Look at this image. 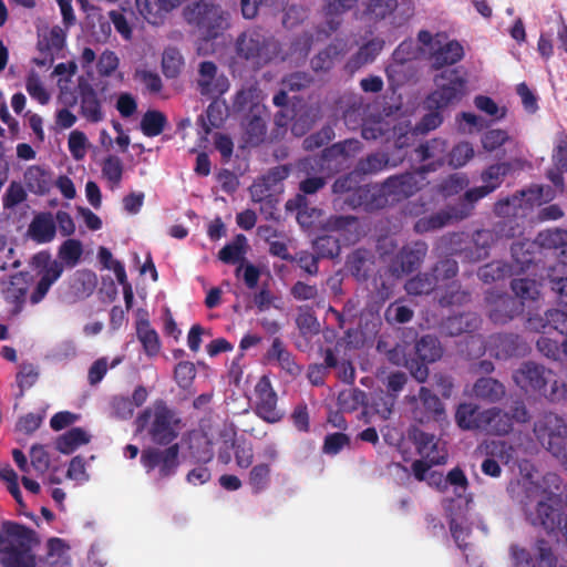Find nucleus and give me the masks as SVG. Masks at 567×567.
Here are the masks:
<instances>
[{
  "label": "nucleus",
  "mask_w": 567,
  "mask_h": 567,
  "mask_svg": "<svg viewBox=\"0 0 567 567\" xmlns=\"http://www.w3.org/2000/svg\"><path fill=\"white\" fill-rule=\"evenodd\" d=\"M89 146L90 142L83 132L74 130L70 133L68 147L75 161H82L85 157Z\"/></svg>",
  "instance_id": "47"
},
{
  "label": "nucleus",
  "mask_w": 567,
  "mask_h": 567,
  "mask_svg": "<svg viewBox=\"0 0 567 567\" xmlns=\"http://www.w3.org/2000/svg\"><path fill=\"white\" fill-rule=\"evenodd\" d=\"M297 327L303 336H311L318 332L319 324L316 317L309 311H302L296 319Z\"/></svg>",
  "instance_id": "63"
},
{
  "label": "nucleus",
  "mask_w": 567,
  "mask_h": 567,
  "mask_svg": "<svg viewBox=\"0 0 567 567\" xmlns=\"http://www.w3.org/2000/svg\"><path fill=\"white\" fill-rule=\"evenodd\" d=\"M28 290L27 275L18 274L12 276L9 287L6 291V298L17 303L16 312L21 310V305Z\"/></svg>",
  "instance_id": "38"
},
{
  "label": "nucleus",
  "mask_w": 567,
  "mask_h": 567,
  "mask_svg": "<svg viewBox=\"0 0 567 567\" xmlns=\"http://www.w3.org/2000/svg\"><path fill=\"white\" fill-rule=\"evenodd\" d=\"M361 148V144L357 140H347L342 143L334 144L332 147H330L327 151L326 156L327 157H337L339 155L341 156H351L359 152Z\"/></svg>",
  "instance_id": "60"
},
{
  "label": "nucleus",
  "mask_w": 567,
  "mask_h": 567,
  "mask_svg": "<svg viewBox=\"0 0 567 567\" xmlns=\"http://www.w3.org/2000/svg\"><path fill=\"white\" fill-rule=\"evenodd\" d=\"M197 24L206 37H216L227 28L228 14L220 7L210 3H198L195 9Z\"/></svg>",
  "instance_id": "10"
},
{
  "label": "nucleus",
  "mask_w": 567,
  "mask_h": 567,
  "mask_svg": "<svg viewBox=\"0 0 567 567\" xmlns=\"http://www.w3.org/2000/svg\"><path fill=\"white\" fill-rule=\"evenodd\" d=\"M166 125V117L158 111H147L141 121L142 132L150 137L159 135Z\"/></svg>",
  "instance_id": "41"
},
{
  "label": "nucleus",
  "mask_w": 567,
  "mask_h": 567,
  "mask_svg": "<svg viewBox=\"0 0 567 567\" xmlns=\"http://www.w3.org/2000/svg\"><path fill=\"white\" fill-rule=\"evenodd\" d=\"M96 276L89 270H78L70 279V296L73 301L91 296L96 287Z\"/></svg>",
  "instance_id": "22"
},
{
  "label": "nucleus",
  "mask_w": 567,
  "mask_h": 567,
  "mask_svg": "<svg viewBox=\"0 0 567 567\" xmlns=\"http://www.w3.org/2000/svg\"><path fill=\"white\" fill-rule=\"evenodd\" d=\"M396 7V0H370L367 6V12L373 19L382 20L390 16Z\"/></svg>",
  "instance_id": "53"
},
{
  "label": "nucleus",
  "mask_w": 567,
  "mask_h": 567,
  "mask_svg": "<svg viewBox=\"0 0 567 567\" xmlns=\"http://www.w3.org/2000/svg\"><path fill=\"white\" fill-rule=\"evenodd\" d=\"M268 360L277 363L281 369L291 375L300 372V368L295 363L291 353L285 348L279 339H275L270 349L268 350Z\"/></svg>",
  "instance_id": "28"
},
{
  "label": "nucleus",
  "mask_w": 567,
  "mask_h": 567,
  "mask_svg": "<svg viewBox=\"0 0 567 567\" xmlns=\"http://www.w3.org/2000/svg\"><path fill=\"white\" fill-rule=\"evenodd\" d=\"M537 567H556L557 558L544 540L537 543Z\"/></svg>",
  "instance_id": "64"
},
{
  "label": "nucleus",
  "mask_w": 567,
  "mask_h": 567,
  "mask_svg": "<svg viewBox=\"0 0 567 567\" xmlns=\"http://www.w3.org/2000/svg\"><path fill=\"white\" fill-rule=\"evenodd\" d=\"M420 401L429 415H441L444 412L440 399L429 389L421 388L419 394Z\"/></svg>",
  "instance_id": "56"
},
{
  "label": "nucleus",
  "mask_w": 567,
  "mask_h": 567,
  "mask_svg": "<svg viewBox=\"0 0 567 567\" xmlns=\"http://www.w3.org/2000/svg\"><path fill=\"white\" fill-rule=\"evenodd\" d=\"M34 260L37 262H41L43 260L44 267L41 271L40 280L30 296V301L32 305L39 303L45 297L51 286L61 277L63 272V265L58 260H50L49 256L40 254L34 257Z\"/></svg>",
  "instance_id": "12"
},
{
  "label": "nucleus",
  "mask_w": 567,
  "mask_h": 567,
  "mask_svg": "<svg viewBox=\"0 0 567 567\" xmlns=\"http://www.w3.org/2000/svg\"><path fill=\"white\" fill-rule=\"evenodd\" d=\"M417 185L415 177L411 174L389 178L381 188V194L399 200L414 194Z\"/></svg>",
  "instance_id": "21"
},
{
  "label": "nucleus",
  "mask_w": 567,
  "mask_h": 567,
  "mask_svg": "<svg viewBox=\"0 0 567 567\" xmlns=\"http://www.w3.org/2000/svg\"><path fill=\"white\" fill-rule=\"evenodd\" d=\"M445 152L446 144L441 140H432L416 148V154L420 159L425 161L432 158L437 163L443 161Z\"/></svg>",
  "instance_id": "45"
},
{
  "label": "nucleus",
  "mask_w": 567,
  "mask_h": 567,
  "mask_svg": "<svg viewBox=\"0 0 567 567\" xmlns=\"http://www.w3.org/2000/svg\"><path fill=\"white\" fill-rule=\"evenodd\" d=\"M238 56L250 62L252 66L260 68L268 63L276 53L275 43L258 32L243 33L236 43Z\"/></svg>",
  "instance_id": "5"
},
{
  "label": "nucleus",
  "mask_w": 567,
  "mask_h": 567,
  "mask_svg": "<svg viewBox=\"0 0 567 567\" xmlns=\"http://www.w3.org/2000/svg\"><path fill=\"white\" fill-rule=\"evenodd\" d=\"M78 354L76 344L72 340L61 341L50 353L55 361H65L75 358Z\"/></svg>",
  "instance_id": "59"
},
{
  "label": "nucleus",
  "mask_w": 567,
  "mask_h": 567,
  "mask_svg": "<svg viewBox=\"0 0 567 567\" xmlns=\"http://www.w3.org/2000/svg\"><path fill=\"white\" fill-rule=\"evenodd\" d=\"M270 473V465L266 463H259L250 470L248 484L255 494H259L269 486Z\"/></svg>",
  "instance_id": "40"
},
{
  "label": "nucleus",
  "mask_w": 567,
  "mask_h": 567,
  "mask_svg": "<svg viewBox=\"0 0 567 567\" xmlns=\"http://www.w3.org/2000/svg\"><path fill=\"white\" fill-rule=\"evenodd\" d=\"M417 450L424 458L426 465L444 464L447 458V452L443 442L433 434L419 433L416 436Z\"/></svg>",
  "instance_id": "16"
},
{
  "label": "nucleus",
  "mask_w": 567,
  "mask_h": 567,
  "mask_svg": "<svg viewBox=\"0 0 567 567\" xmlns=\"http://www.w3.org/2000/svg\"><path fill=\"white\" fill-rule=\"evenodd\" d=\"M472 395L478 400L496 402L505 395V389L495 379L481 378L474 383Z\"/></svg>",
  "instance_id": "24"
},
{
  "label": "nucleus",
  "mask_w": 567,
  "mask_h": 567,
  "mask_svg": "<svg viewBox=\"0 0 567 567\" xmlns=\"http://www.w3.org/2000/svg\"><path fill=\"white\" fill-rule=\"evenodd\" d=\"M413 317V311L406 306L392 303L385 311V318L389 322L405 323Z\"/></svg>",
  "instance_id": "58"
},
{
  "label": "nucleus",
  "mask_w": 567,
  "mask_h": 567,
  "mask_svg": "<svg viewBox=\"0 0 567 567\" xmlns=\"http://www.w3.org/2000/svg\"><path fill=\"white\" fill-rule=\"evenodd\" d=\"M388 157L384 154L375 153L361 159L357 168L363 174H373L382 171L388 165Z\"/></svg>",
  "instance_id": "54"
},
{
  "label": "nucleus",
  "mask_w": 567,
  "mask_h": 567,
  "mask_svg": "<svg viewBox=\"0 0 567 567\" xmlns=\"http://www.w3.org/2000/svg\"><path fill=\"white\" fill-rule=\"evenodd\" d=\"M137 337L145 351L150 355H155L159 350L157 333L150 328L147 322H142L137 328Z\"/></svg>",
  "instance_id": "49"
},
{
  "label": "nucleus",
  "mask_w": 567,
  "mask_h": 567,
  "mask_svg": "<svg viewBox=\"0 0 567 567\" xmlns=\"http://www.w3.org/2000/svg\"><path fill=\"white\" fill-rule=\"evenodd\" d=\"M25 89L30 96L40 104L45 105L50 101V93L44 87L40 76L34 71L30 72L25 79Z\"/></svg>",
  "instance_id": "44"
},
{
  "label": "nucleus",
  "mask_w": 567,
  "mask_h": 567,
  "mask_svg": "<svg viewBox=\"0 0 567 567\" xmlns=\"http://www.w3.org/2000/svg\"><path fill=\"white\" fill-rule=\"evenodd\" d=\"M101 172L111 188L117 187L121 184L124 172L122 159L115 155H109L101 163Z\"/></svg>",
  "instance_id": "34"
},
{
  "label": "nucleus",
  "mask_w": 567,
  "mask_h": 567,
  "mask_svg": "<svg viewBox=\"0 0 567 567\" xmlns=\"http://www.w3.org/2000/svg\"><path fill=\"white\" fill-rule=\"evenodd\" d=\"M432 465H426L423 461L419 460L412 464V471L417 481H425L430 486L436 487L439 491L444 492L447 488V481L439 472H429Z\"/></svg>",
  "instance_id": "33"
},
{
  "label": "nucleus",
  "mask_w": 567,
  "mask_h": 567,
  "mask_svg": "<svg viewBox=\"0 0 567 567\" xmlns=\"http://www.w3.org/2000/svg\"><path fill=\"white\" fill-rule=\"evenodd\" d=\"M534 432L539 442L567 467V426L564 420L554 413H546L537 420Z\"/></svg>",
  "instance_id": "3"
},
{
  "label": "nucleus",
  "mask_w": 567,
  "mask_h": 567,
  "mask_svg": "<svg viewBox=\"0 0 567 567\" xmlns=\"http://www.w3.org/2000/svg\"><path fill=\"white\" fill-rule=\"evenodd\" d=\"M415 351L417 357L424 362H434L442 355V349L437 339L431 336L421 338L415 346Z\"/></svg>",
  "instance_id": "37"
},
{
  "label": "nucleus",
  "mask_w": 567,
  "mask_h": 567,
  "mask_svg": "<svg viewBox=\"0 0 567 567\" xmlns=\"http://www.w3.org/2000/svg\"><path fill=\"white\" fill-rule=\"evenodd\" d=\"M66 31L59 25L45 28L39 33L38 47L41 51L53 55L63 49L65 44Z\"/></svg>",
  "instance_id": "26"
},
{
  "label": "nucleus",
  "mask_w": 567,
  "mask_h": 567,
  "mask_svg": "<svg viewBox=\"0 0 567 567\" xmlns=\"http://www.w3.org/2000/svg\"><path fill=\"white\" fill-rule=\"evenodd\" d=\"M436 285V278L432 275L423 274L410 279L405 284V290L410 295H424L431 292Z\"/></svg>",
  "instance_id": "46"
},
{
  "label": "nucleus",
  "mask_w": 567,
  "mask_h": 567,
  "mask_svg": "<svg viewBox=\"0 0 567 567\" xmlns=\"http://www.w3.org/2000/svg\"><path fill=\"white\" fill-rule=\"evenodd\" d=\"M78 71L74 62L59 63L53 70V75L59 76L56 86L59 89L58 101L64 106H72L76 97L72 91V78Z\"/></svg>",
  "instance_id": "18"
},
{
  "label": "nucleus",
  "mask_w": 567,
  "mask_h": 567,
  "mask_svg": "<svg viewBox=\"0 0 567 567\" xmlns=\"http://www.w3.org/2000/svg\"><path fill=\"white\" fill-rule=\"evenodd\" d=\"M384 41L380 38H374L360 47L358 52L349 60L348 68L351 71L360 69L362 65L371 63L382 51Z\"/></svg>",
  "instance_id": "25"
},
{
  "label": "nucleus",
  "mask_w": 567,
  "mask_h": 567,
  "mask_svg": "<svg viewBox=\"0 0 567 567\" xmlns=\"http://www.w3.org/2000/svg\"><path fill=\"white\" fill-rule=\"evenodd\" d=\"M542 187L522 190L512 197L501 199L495 204V213L502 217L518 216L524 214L534 204H540Z\"/></svg>",
  "instance_id": "9"
},
{
  "label": "nucleus",
  "mask_w": 567,
  "mask_h": 567,
  "mask_svg": "<svg viewBox=\"0 0 567 567\" xmlns=\"http://www.w3.org/2000/svg\"><path fill=\"white\" fill-rule=\"evenodd\" d=\"M179 445L173 444L166 449L147 447L142 451L141 463L147 472L157 470L161 478L175 474L179 461Z\"/></svg>",
  "instance_id": "6"
},
{
  "label": "nucleus",
  "mask_w": 567,
  "mask_h": 567,
  "mask_svg": "<svg viewBox=\"0 0 567 567\" xmlns=\"http://www.w3.org/2000/svg\"><path fill=\"white\" fill-rule=\"evenodd\" d=\"M511 140L506 131L494 128L486 131L482 137V147L487 152H494Z\"/></svg>",
  "instance_id": "51"
},
{
  "label": "nucleus",
  "mask_w": 567,
  "mask_h": 567,
  "mask_svg": "<svg viewBox=\"0 0 567 567\" xmlns=\"http://www.w3.org/2000/svg\"><path fill=\"white\" fill-rule=\"evenodd\" d=\"M509 164L498 163L489 166L482 173L483 185L465 193V200L472 205L478 199L494 192L503 182L509 171Z\"/></svg>",
  "instance_id": "11"
},
{
  "label": "nucleus",
  "mask_w": 567,
  "mask_h": 567,
  "mask_svg": "<svg viewBox=\"0 0 567 567\" xmlns=\"http://www.w3.org/2000/svg\"><path fill=\"white\" fill-rule=\"evenodd\" d=\"M80 114L91 123H99L104 118L102 102L96 89L84 80L79 82Z\"/></svg>",
  "instance_id": "13"
},
{
  "label": "nucleus",
  "mask_w": 567,
  "mask_h": 567,
  "mask_svg": "<svg viewBox=\"0 0 567 567\" xmlns=\"http://www.w3.org/2000/svg\"><path fill=\"white\" fill-rule=\"evenodd\" d=\"M514 380L524 390H539L546 385V370L540 365L528 362L515 372Z\"/></svg>",
  "instance_id": "20"
},
{
  "label": "nucleus",
  "mask_w": 567,
  "mask_h": 567,
  "mask_svg": "<svg viewBox=\"0 0 567 567\" xmlns=\"http://www.w3.org/2000/svg\"><path fill=\"white\" fill-rule=\"evenodd\" d=\"M151 420L148 433L157 444H168L175 440L183 427L182 420L176 412L168 409L163 402H157L152 409L143 412L137 419L141 427Z\"/></svg>",
  "instance_id": "2"
},
{
  "label": "nucleus",
  "mask_w": 567,
  "mask_h": 567,
  "mask_svg": "<svg viewBox=\"0 0 567 567\" xmlns=\"http://www.w3.org/2000/svg\"><path fill=\"white\" fill-rule=\"evenodd\" d=\"M196 83L199 93L208 97H218L229 89L227 76L210 61L199 63Z\"/></svg>",
  "instance_id": "7"
},
{
  "label": "nucleus",
  "mask_w": 567,
  "mask_h": 567,
  "mask_svg": "<svg viewBox=\"0 0 567 567\" xmlns=\"http://www.w3.org/2000/svg\"><path fill=\"white\" fill-rule=\"evenodd\" d=\"M42 421V415L35 413H28L18 420L16 424V430L24 434H31L40 427Z\"/></svg>",
  "instance_id": "62"
},
{
  "label": "nucleus",
  "mask_w": 567,
  "mask_h": 567,
  "mask_svg": "<svg viewBox=\"0 0 567 567\" xmlns=\"http://www.w3.org/2000/svg\"><path fill=\"white\" fill-rule=\"evenodd\" d=\"M478 430L488 434L504 435L512 430V419L507 412L491 408L480 412Z\"/></svg>",
  "instance_id": "17"
},
{
  "label": "nucleus",
  "mask_w": 567,
  "mask_h": 567,
  "mask_svg": "<svg viewBox=\"0 0 567 567\" xmlns=\"http://www.w3.org/2000/svg\"><path fill=\"white\" fill-rule=\"evenodd\" d=\"M120 59L114 51L104 50L99 56L96 71L100 76H111L118 68Z\"/></svg>",
  "instance_id": "52"
},
{
  "label": "nucleus",
  "mask_w": 567,
  "mask_h": 567,
  "mask_svg": "<svg viewBox=\"0 0 567 567\" xmlns=\"http://www.w3.org/2000/svg\"><path fill=\"white\" fill-rule=\"evenodd\" d=\"M474 104L480 111L496 118H503L506 114V110L504 107H499L491 97L485 95L476 96L474 99Z\"/></svg>",
  "instance_id": "57"
},
{
  "label": "nucleus",
  "mask_w": 567,
  "mask_h": 567,
  "mask_svg": "<svg viewBox=\"0 0 567 567\" xmlns=\"http://www.w3.org/2000/svg\"><path fill=\"white\" fill-rule=\"evenodd\" d=\"M247 249V238L244 235H237L230 244L219 251V259L227 264H244Z\"/></svg>",
  "instance_id": "32"
},
{
  "label": "nucleus",
  "mask_w": 567,
  "mask_h": 567,
  "mask_svg": "<svg viewBox=\"0 0 567 567\" xmlns=\"http://www.w3.org/2000/svg\"><path fill=\"white\" fill-rule=\"evenodd\" d=\"M434 81L436 89L427 97L429 109L447 107L466 94V80L455 69L441 72Z\"/></svg>",
  "instance_id": "4"
},
{
  "label": "nucleus",
  "mask_w": 567,
  "mask_h": 567,
  "mask_svg": "<svg viewBox=\"0 0 567 567\" xmlns=\"http://www.w3.org/2000/svg\"><path fill=\"white\" fill-rule=\"evenodd\" d=\"M28 188L37 194L45 193L50 187V177L40 166H30L24 173Z\"/></svg>",
  "instance_id": "36"
},
{
  "label": "nucleus",
  "mask_w": 567,
  "mask_h": 567,
  "mask_svg": "<svg viewBox=\"0 0 567 567\" xmlns=\"http://www.w3.org/2000/svg\"><path fill=\"white\" fill-rule=\"evenodd\" d=\"M83 254V247L78 239H68L59 248V258L70 267H74Z\"/></svg>",
  "instance_id": "43"
},
{
  "label": "nucleus",
  "mask_w": 567,
  "mask_h": 567,
  "mask_svg": "<svg viewBox=\"0 0 567 567\" xmlns=\"http://www.w3.org/2000/svg\"><path fill=\"white\" fill-rule=\"evenodd\" d=\"M474 156V148L471 143L462 142L450 153V164L454 167L464 166Z\"/></svg>",
  "instance_id": "55"
},
{
  "label": "nucleus",
  "mask_w": 567,
  "mask_h": 567,
  "mask_svg": "<svg viewBox=\"0 0 567 567\" xmlns=\"http://www.w3.org/2000/svg\"><path fill=\"white\" fill-rule=\"evenodd\" d=\"M202 124L204 133L207 135L213 127H219L224 121V107L214 102L209 104L206 111V116H200L198 120Z\"/></svg>",
  "instance_id": "50"
},
{
  "label": "nucleus",
  "mask_w": 567,
  "mask_h": 567,
  "mask_svg": "<svg viewBox=\"0 0 567 567\" xmlns=\"http://www.w3.org/2000/svg\"><path fill=\"white\" fill-rule=\"evenodd\" d=\"M47 555L42 559L43 567H69V546L60 538H51L47 543Z\"/></svg>",
  "instance_id": "23"
},
{
  "label": "nucleus",
  "mask_w": 567,
  "mask_h": 567,
  "mask_svg": "<svg viewBox=\"0 0 567 567\" xmlns=\"http://www.w3.org/2000/svg\"><path fill=\"white\" fill-rule=\"evenodd\" d=\"M427 247L424 243H415L405 247L399 255L401 268L403 272H411L422 261L426 254Z\"/></svg>",
  "instance_id": "31"
},
{
  "label": "nucleus",
  "mask_w": 567,
  "mask_h": 567,
  "mask_svg": "<svg viewBox=\"0 0 567 567\" xmlns=\"http://www.w3.org/2000/svg\"><path fill=\"white\" fill-rule=\"evenodd\" d=\"M473 209V205L466 200V203L461 204V208H451L449 212H440L435 215H432L426 218L420 219L415 228L419 231H429L444 227L452 220H461L466 218Z\"/></svg>",
  "instance_id": "15"
},
{
  "label": "nucleus",
  "mask_w": 567,
  "mask_h": 567,
  "mask_svg": "<svg viewBox=\"0 0 567 567\" xmlns=\"http://www.w3.org/2000/svg\"><path fill=\"white\" fill-rule=\"evenodd\" d=\"M38 539L32 530L14 523H4L0 534L1 563L6 567H35L31 553Z\"/></svg>",
  "instance_id": "1"
},
{
  "label": "nucleus",
  "mask_w": 567,
  "mask_h": 567,
  "mask_svg": "<svg viewBox=\"0 0 567 567\" xmlns=\"http://www.w3.org/2000/svg\"><path fill=\"white\" fill-rule=\"evenodd\" d=\"M537 241L544 248H564L567 246V231L563 229L546 230L538 235Z\"/></svg>",
  "instance_id": "48"
},
{
  "label": "nucleus",
  "mask_w": 567,
  "mask_h": 567,
  "mask_svg": "<svg viewBox=\"0 0 567 567\" xmlns=\"http://www.w3.org/2000/svg\"><path fill=\"white\" fill-rule=\"evenodd\" d=\"M455 421L463 430H478L480 412L471 403H462L455 413Z\"/></svg>",
  "instance_id": "39"
},
{
  "label": "nucleus",
  "mask_w": 567,
  "mask_h": 567,
  "mask_svg": "<svg viewBox=\"0 0 567 567\" xmlns=\"http://www.w3.org/2000/svg\"><path fill=\"white\" fill-rule=\"evenodd\" d=\"M40 375L39 368L33 363L23 362L19 367L16 382L20 389L19 396L24 395V391L35 384Z\"/></svg>",
  "instance_id": "42"
},
{
  "label": "nucleus",
  "mask_w": 567,
  "mask_h": 567,
  "mask_svg": "<svg viewBox=\"0 0 567 567\" xmlns=\"http://www.w3.org/2000/svg\"><path fill=\"white\" fill-rule=\"evenodd\" d=\"M190 458L198 463H208L214 456L212 442L205 433L190 432L183 439Z\"/></svg>",
  "instance_id": "19"
},
{
  "label": "nucleus",
  "mask_w": 567,
  "mask_h": 567,
  "mask_svg": "<svg viewBox=\"0 0 567 567\" xmlns=\"http://www.w3.org/2000/svg\"><path fill=\"white\" fill-rule=\"evenodd\" d=\"M477 323L478 319L474 315L465 313L450 317L444 323V329L450 336H458L472 331Z\"/></svg>",
  "instance_id": "35"
},
{
  "label": "nucleus",
  "mask_w": 567,
  "mask_h": 567,
  "mask_svg": "<svg viewBox=\"0 0 567 567\" xmlns=\"http://www.w3.org/2000/svg\"><path fill=\"white\" fill-rule=\"evenodd\" d=\"M31 466L40 474L47 472L50 466V457L45 450L40 445L32 446L30 451Z\"/></svg>",
  "instance_id": "61"
},
{
  "label": "nucleus",
  "mask_w": 567,
  "mask_h": 567,
  "mask_svg": "<svg viewBox=\"0 0 567 567\" xmlns=\"http://www.w3.org/2000/svg\"><path fill=\"white\" fill-rule=\"evenodd\" d=\"M90 434L82 427H73L56 440V450L63 454H71L79 446L90 442Z\"/></svg>",
  "instance_id": "29"
},
{
  "label": "nucleus",
  "mask_w": 567,
  "mask_h": 567,
  "mask_svg": "<svg viewBox=\"0 0 567 567\" xmlns=\"http://www.w3.org/2000/svg\"><path fill=\"white\" fill-rule=\"evenodd\" d=\"M255 412L268 423H277L282 419V413L277 409V395L271 388L269 379L264 375L255 386Z\"/></svg>",
  "instance_id": "8"
},
{
  "label": "nucleus",
  "mask_w": 567,
  "mask_h": 567,
  "mask_svg": "<svg viewBox=\"0 0 567 567\" xmlns=\"http://www.w3.org/2000/svg\"><path fill=\"white\" fill-rule=\"evenodd\" d=\"M29 236L37 243L43 244L51 241L55 236V224L51 215H39L31 221Z\"/></svg>",
  "instance_id": "27"
},
{
  "label": "nucleus",
  "mask_w": 567,
  "mask_h": 567,
  "mask_svg": "<svg viewBox=\"0 0 567 567\" xmlns=\"http://www.w3.org/2000/svg\"><path fill=\"white\" fill-rule=\"evenodd\" d=\"M463 55V47L456 41H451L432 54L433 65L436 69L451 65L458 62Z\"/></svg>",
  "instance_id": "30"
},
{
  "label": "nucleus",
  "mask_w": 567,
  "mask_h": 567,
  "mask_svg": "<svg viewBox=\"0 0 567 567\" xmlns=\"http://www.w3.org/2000/svg\"><path fill=\"white\" fill-rule=\"evenodd\" d=\"M186 0H135L137 12L152 24H159L166 16Z\"/></svg>",
  "instance_id": "14"
}]
</instances>
